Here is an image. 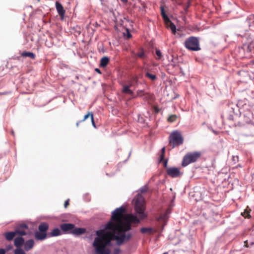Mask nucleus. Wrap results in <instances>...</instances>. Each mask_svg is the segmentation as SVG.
Returning a JSON list of instances; mask_svg holds the SVG:
<instances>
[{
  "mask_svg": "<svg viewBox=\"0 0 254 254\" xmlns=\"http://www.w3.org/2000/svg\"><path fill=\"white\" fill-rule=\"evenodd\" d=\"M178 66L179 67L180 72L181 74V75L183 76H185L186 74H185V72L184 71L183 68L179 65H178Z\"/></svg>",
  "mask_w": 254,
  "mask_h": 254,
  "instance_id": "obj_50",
  "label": "nucleus"
},
{
  "mask_svg": "<svg viewBox=\"0 0 254 254\" xmlns=\"http://www.w3.org/2000/svg\"><path fill=\"white\" fill-rule=\"evenodd\" d=\"M169 214L168 212H166L164 214H161L158 217V220H160L162 219H167L169 218Z\"/></svg>",
  "mask_w": 254,
  "mask_h": 254,
  "instance_id": "obj_40",
  "label": "nucleus"
},
{
  "mask_svg": "<svg viewBox=\"0 0 254 254\" xmlns=\"http://www.w3.org/2000/svg\"><path fill=\"white\" fill-rule=\"evenodd\" d=\"M21 55L23 57H24V58L28 57L32 60L35 59V57H36V55L33 52H32L30 51H23L21 53Z\"/></svg>",
  "mask_w": 254,
  "mask_h": 254,
  "instance_id": "obj_28",
  "label": "nucleus"
},
{
  "mask_svg": "<svg viewBox=\"0 0 254 254\" xmlns=\"http://www.w3.org/2000/svg\"><path fill=\"white\" fill-rule=\"evenodd\" d=\"M140 232L142 234L151 233L155 232V229L151 227H142L139 229Z\"/></svg>",
  "mask_w": 254,
  "mask_h": 254,
  "instance_id": "obj_27",
  "label": "nucleus"
},
{
  "mask_svg": "<svg viewBox=\"0 0 254 254\" xmlns=\"http://www.w3.org/2000/svg\"><path fill=\"white\" fill-rule=\"evenodd\" d=\"M248 235L249 238L244 241V247L251 248L254 245V228L249 230Z\"/></svg>",
  "mask_w": 254,
  "mask_h": 254,
  "instance_id": "obj_11",
  "label": "nucleus"
},
{
  "mask_svg": "<svg viewBox=\"0 0 254 254\" xmlns=\"http://www.w3.org/2000/svg\"><path fill=\"white\" fill-rule=\"evenodd\" d=\"M177 118H178V117L177 115H171L168 117L167 120L168 122L173 123L176 120Z\"/></svg>",
  "mask_w": 254,
  "mask_h": 254,
  "instance_id": "obj_36",
  "label": "nucleus"
},
{
  "mask_svg": "<svg viewBox=\"0 0 254 254\" xmlns=\"http://www.w3.org/2000/svg\"><path fill=\"white\" fill-rule=\"evenodd\" d=\"M184 46L190 51L196 52L200 51L201 48L199 43V38L193 36L189 37L185 41Z\"/></svg>",
  "mask_w": 254,
  "mask_h": 254,
  "instance_id": "obj_3",
  "label": "nucleus"
},
{
  "mask_svg": "<svg viewBox=\"0 0 254 254\" xmlns=\"http://www.w3.org/2000/svg\"><path fill=\"white\" fill-rule=\"evenodd\" d=\"M35 244V242L33 239H30L26 241H25L24 245V249L26 251H28L32 249Z\"/></svg>",
  "mask_w": 254,
  "mask_h": 254,
  "instance_id": "obj_21",
  "label": "nucleus"
},
{
  "mask_svg": "<svg viewBox=\"0 0 254 254\" xmlns=\"http://www.w3.org/2000/svg\"><path fill=\"white\" fill-rule=\"evenodd\" d=\"M139 2L141 3L143 8H145L146 7L145 4L144 2H142L141 0H139Z\"/></svg>",
  "mask_w": 254,
  "mask_h": 254,
  "instance_id": "obj_58",
  "label": "nucleus"
},
{
  "mask_svg": "<svg viewBox=\"0 0 254 254\" xmlns=\"http://www.w3.org/2000/svg\"><path fill=\"white\" fill-rule=\"evenodd\" d=\"M129 23L130 26H131V27H133L134 21L131 20V22H129Z\"/></svg>",
  "mask_w": 254,
  "mask_h": 254,
  "instance_id": "obj_61",
  "label": "nucleus"
},
{
  "mask_svg": "<svg viewBox=\"0 0 254 254\" xmlns=\"http://www.w3.org/2000/svg\"><path fill=\"white\" fill-rule=\"evenodd\" d=\"M132 226L130 222L126 221L123 224L122 229L121 231L126 233H129L131 232L130 231L132 230Z\"/></svg>",
  "mask_w": 254,
  "mask_h": 254,
  "instance_id": "obj_23",
  "label": "nucleus"
},
{
  "mask_svg": "<svg viewBox=\"0 0 254 254\" xmlns=\"http://www.w3.org/2000/svg\"><path fill=\"white\" fill-rule=\"evenodd\" d=\"M144 90L139 89V90H137L136 91V95L138 97H142L144 95Z\"/></svg>",
  "mask_w": 254,
  "mask_h": 254,
  "instance_id": "obj_42",
  "label": "nucleus"
},
{
  "mask_svg": "<svg viewBox=\"0 0 254 254\" xmlns=\"http://www.w3.org/2000/svg\"><path fill=\"white\" fill-rule=\"evenodd\" d=\"M238 107H237V111H235V110L233 108H231V112H232L233 114L235 115L236 116L238 117H240L241 115V112L240 111V110L238 109Z\"/></svg>",
  "mask_w": 254,
  "mask_h": 254,
  "instance_id": "obj_39",
  "label": "nucleus"
},
{
  "mask_svg": "<svg viewBox=\"0 0 254 254\" xmlns=\"http://www.w3.org/2000/svg\"><path fill=\"white\" fill-rule=\"evenodd\" d=\"M62 234H69L75 227V224L71 223H63L60 225Z\"/></svg>",
  "mask_w": 254,
  "mask_h": 254,
  "instance_id": "obj_9",
  "label": "nucleus"
},
{
  "mask_svg": "<svg viewBox=\"0 0 254 254\" xmlns=\"http://www.w3.org/2000/svg\"><path fill=\"white\" fill-rule=\"evenodd\" d=\"M139 52L136 53V56L141 59H144L147 58V56L145 51L144 49L142 47L138 48Z\"/></svg>",
  "mask_w": 254,
  "mask_h": 254,
  "instance_id": "obj_25",
  "label": "nucleus"
},
{
  "mask_svg": "<svg viewBox=\"0 0 254 254\" xmlns=\"http://www.w3.org/2000/svg\"><path fill=\"white\" fill-rule=\"evenodd\" d=\"M91 121L92 125L93 127L95 128H97V127L96 125L95 122L94 121V116H92V118L91 119Z\"/></svg>",
  "mask_w": 254,
  "mask_h": 254,
  "instance_id": "obj_48",
  "label": "nucleus"
},
{
  "mask_svg": "<svg viewBox=\"0 0 254 254\" xmlns=\"http://www.w3.org/2000/svg\"><path fill=\"white\" fill-rule=\"evenodd\" d=\"M14 254H26L22 248L15 249L14 250Z\"/></svg>",
  "mask_w": 254,
  "mask_h": 254,
  "instance_id": "obj_37",
  "label": "nucleus"
},
{
  "mask_svg": "<svg viewBox=\"0 0 254 254\" xmlns=\"http://www.w3.org/2000/svg\"><path fill=\"white\" fill-rule=\"evenodd\" d=\"M62 235V231L60 227H55L48 233L49 238L58 237Z\"/></svg>",
  "mask_w": 254,
  "mask_h": 254,
  "instance_id": "obj_17",
  "label": "nucleus"
},
{
  "mask_svg": "<svg viewBox=\"0 0 254 254\" xmlns=\"http://www.w3.org/2000/svg\"><path fill=\"white\" fill-rule=\"evenodd\" d=\"M184 137L178 130L173 131L169 135V142L172 145V148L181 145L183 143Z\"/></svg>",
  "mask_w": 254,
  "mask_h": 254,
  "instance_id": "obj_5",
  "label": "nucleus"
},
{
  "mask_svg": "<svg viewBox=\"0 0 254 254\" xmlns=\"http://www.w3.org/2000/svg\"><path fill=\"white\" fill-rule=\"evenodd\" d=\"M227 119L230 121L234 120V115L232 112H231V110L229 111V113L227 117Z\"/></svg>",
  "mask_w": 254,
  "mask_h": 254,
  "instance_id": "obj_43",
  "label": "nucleus"
},
{
  "mask_svg": "<svg viewBox=\"0 0 254 254\" xmlns=\"http://www.w3.org/2000/svg\"><path fill=\"white\" fill-rule=\"evenodd\" d=\"M29 229L28 225L26 223H21L17 226H16L15 228V231L16 234L18 236L23 237L24 236H26L27 235H32V233L31 232L27 233L26 230Z\"/></svg>",
  "mask_w": 254,
  "mask_h": 254,
  "instance_id": "obj_6",
  "label": "nucleus"
},
{
  "mask_svg": "<svg viewBox=\"0 0 254 254\" xmlns=\"http://www.w3.org/2000/svg\"><path fill=\"white\" fill-rule=\"evenodd\" d=\"M130 85H127V84H124L123 85V88L122 92L124 93L129 95H133V91L130 89Z\"/></svg>",
  "mask_w": 254,
  "mask_h": 254,
  "instance_id": "obj_24",
  "label": "nucleus"
},
{
  "mask_svg": "<svg viewBox=\"0 0 254 254\" xmlns=\"http://www.w3.org/2000/svg\"><path fill=\"white\" fill-rule=\"evenodd\" d=\"M134 80L136 81V82H137L138 80V78L137 76H135L134 77Z\"/></svg>",
  "mask_w": 254,
  "mask_h": 254,
  "instance_id": "obj_64",
  "label": "nucleus"
},
{
  "mask_svg": "<svg viewBox=\"0 0 254 254\" xmlns=\"http://www.w3.org/2000/svg\"><path fill=\"white\" fill-rule=\"evenodd\" d=\"M87 232V229L85 227H75L73 228V230L70 232V234H72L75 237H78L84 234H85Z\"/></svg>",
  "mask_w": 254,
  "mask_h": 254,
  "instance_id": "obj_12",
  "label": "nucleus"
},
{
  "mask_svg": "<svg viewBox=\"0 0 254 254\" xmlns=\"http://www.w3.org/2000/svg\"><path fill=\"white\" fill-rule=\"evenodd\" d=\"M161 153L159 156V160H158V163H161L164 159V156H165V147L164 146L161 148Z\"/></svg>",
  "mask_w": 254,
  "mask_h": 254,
  "instance_id": "obj_35",
  "label": "nucleus"
},
{
  "mask_svg": "<svg viewBox=\"0 0 254 254\" xmlns=\"http://www.w3.org/2000/svg\"><path fill=\"white\" fill-rule=\"evenodd\" d=\"M163 167L165 168H168V159H164V160H163Z\"/></svg>",
  "mask_w": 254,
  "mask_h": 254,
  "instance_id": "obj_47",
  "label": "nucleus"
},
{
  "mask_svg": "<svg viewBox=\"0 0 254 254\" xmlns=\"http://www.w3.org/2000/svg\"><path fill=\"white\" fill-rule=\"evenodd\" d=\"M82 122H82V121H81V120L78 121V122L76 123V127H78V126H79V124H80V123H82Z\"/></svg>",
  "mask_w": 254,
  "mask_h": 254,
  "instance_id": "obj_63",
  "label": "nucleus"
},
{
  "mask_svg": "<svg viewBox=\"0 0 254 254\" xmlns=\"http://www.w3.org/2000/svg\"><path fill=\"white\" fill-rule=\"evenodd\" d=\"M98 50L99 52H102L103 53L106 52L103 45H102L101 47H99Z\"/></svg>",
  "mask_w": 254,
  "mask_h": 254,
  "instance_id": "obj_49",
  "label": "nucleus"
},
{
  "mask_svg": "<svg viewBox=\"0 0 254 254\" xmlns=\"http://www.w3.org/2000/svg\"><path fill=\"white\" fill-rule=\"evenodd\" d=\"M5 239L8 241H12L14 237L17 235L16 232L14 231H7L4 233L3 234Z\"/></svg>",
  "mask_w": 254,
  "mask_h": 254,
  "instance_id": "obj_22",
  "label": "nucleus"
},
{
  "mask_svg": "<svg viewBox=\"0 0 254 254\" xmlns=\"http://www.w3.org/2000/svg\"><path fill=\"white\" fill-rule=\"evenodd\" d=\"M24 243L25 239L22 236H18L14 240V246L16 248V249L22 248Z\"/></svg>",
  "mask_w": 254,
  "mask_h": 254,
  "instance_id": "obj_16",
  "label": "nucleus"
},
{
  "mask_svg": "<svg viewBox=\"0 0 254 254\" xmlns=\"http://www.w3.org/2000/svg\"><path fill=\"white\" fill-rule=\"evenodd\" d=\"M169 66H172L173 67H175L177 65V64H174V63H171L170 64H169Z\"/></svg>",
  "mask_w": 254,
  "mask_h": 254,
  "instance_id": "obj_60",
  "label": "nucleus"
},
{
  "mask_svg": "<svg viewBox=\"0 0 254 254\" xmlns=\"http://www.w3.org/2000/svg\"><path fill=\"white\" fill-rule=\"evenodd\" d=\"M131 153V150H130V152H129V154H128L127 158L124 161V163H126V162H127V161L128 160V159H129V158L130 156Z\"/></svg>",
  "mask_w": 254,
  "mask_h": 254,
  "instance_id": "obj_57",
  "label": "nucleus"
},
{
  "mask_svg": "<svg viewBox=\"0 0 254 254\" xmlns=\"http://www.w3.org/2000/svg\"><path fill=\"white\" fill-rule=\"evenodd\" d=\"M155 54L156 55V57L155 58L157 60H161L163 59V56L161 50L157 48H155Z\"/></svg>",
  "mask_w": 254,
  "mask_h": 254,
  "instance_id": "obj_33",
  "label": "nucleus"
},
{
  "mask_svg": "<svg viewBox=\"0 0 254 254\" xmlns=\"http://www.w3.org/2000/svg\"><path fill=\"white\" fill-rule=\"evenodd\" d=\"M7 93H8L7 92H0V95H6V94H7Z\"/></svg>",
  "mask_w": 254,
  "mask_h": 254,
  "instance_id": "obj_62",
  "label": "nucleus"
},
{
  "mask_svg": "<svg viewBox=\"0 0 254 254\" xmlns=\"http://www.w3.org/2000/svg\"><path fill=\"white\" fill-rule=\"evenodd\" d=\"M166 173L168 176L173 178L179 177L183 174V173L180 171V168L177 167L168 168L166 170Z\"/></svg>",
  "mask_w": 254,
  "mask_h": 254,
  "instance_id": "obj_8",
  "label": "nucleus"
},
{
  "mask_svg": "<svg viewBox=\"0 0 254 254\" xmlns=\"http://www.w3.org/2000/svg\"><path fill=\"white\" fill-rule=\"evenodd\" d=\"M115 225L111 221L102 224L99 228L95 231V238L92 243L94 248V254H111L112 248L116 245L111 239H107L110 235L111 232L114 230ZM121 250L119 247L113 250V254H120Z\"/></svg>",
  "mask_w": 254,
  "mask_h": 254,
  "instance_id": "obj_1",
  "label": "nucleus"
},
{
  "mask_svg": "<svg viewBox=\"0 0 254 254\" xmlns=\"http://www.w3.org/2000/svg\"><path fill=\"white\" fill-rule=\"evenodd\" d=\"M124 19L126 20L127 22H131V20L129 18L128 16H125Z\"/></svg>",
  "mask_w": 254,
  "mask_h": 254,
  "instance_id": "obj_54",
  "label": "nucleus"
},
{
  "mask_svg": "<svg viewBox=\"0 0 254 254\" xmlns=\"http://www.w3.org/2000/svg\"><path fill=\"white\" fill-rule=\"evenodd\" d=\"M49 228V225L47 223L42 222L39 225L37 230L45 233H49V232H48Z\"/></svg>",
  "mask_w": 254,
  "mask_h": 254,
  "instance_id": "obj_20",
  "label": "nucleus"
},
{
  "mask_svg": "<svg viewBox=\"0 0 254 254\" xmlns=\"http://www.w3.org/2000/svg\"><path fill=\"white\" fill-rule=\"evenodd\" d=\"M160 12H161V15L162 17V18L165 22H166L167 21H170V18H169L168 15L166 14L164 7L163 5H161L160 6Z\"/></svg>",
  "mask_w": 254,
  "mask_h": 254,
  "instance_id": "obj_30",
  "label": "nucleus"
},
{
  "mask_svg": "<svg viewBox=\"0 0 254 254\" xmlns=\"http://www.w3.org/2000/svg\"><path fill=\"white\" fill-rule=\"evenodd\" d=\"M69 199H66V200L64 201V207L65 208L67 207V206L69 205Z\"/></svg>",
  "mask_w": 254,
  "mask_h": 254,
  "instance_id": "obj_51",
  "label": "nucleus"
},
{
  "mask_svg": "<svg viewBox=\"0 0 254 254\" xmlns=\"http://www.w3.org/2000/svg\"><path fill=\"white\" fill-rule=\"evenodd\" d=\"M35 239L37 241H42L49 238L48 233H45L37 230L34 231L33 234Z\"/></svg>",
  "mask_w": 254,
  "mask_h": 254,
  "instance_id": "obj_14",
  "label": "nucleus"
},
{
  "mask_svg": "<svg viewBox=\"0 0 254 254\" xmlns=\"http://www.w3.org/2000/svg\"><path fill=\"white\" fill-rule=\"evenodd\" d=\"M145 77L152 82H155L158 79V77L155 71L152 70L146 67L143 70Z\"/></svg>",
  "mask_w": 254,
  "mask_h": 254,
  "instance_id": "obj_10",
  "label": "nucleus"
},
{
  "mask_svg": "<svg viewBox=\"0 0 254 254\" xmlns=\"http://www.w3.org/2000/svg\"><path fill=\"white\" fill-rule=\"evenodd\" d=\"M147 184L142 186L140 189V191L142 192V193H145L147 192Z\"/></svg>",
  "mask_w": 254,
  "mask_h": 254,
  "instance_id": "obj_45",
  "label": "nucleus"
},
{
  "mask_svg": "<svg viewBox=\"0 0 254 254\" xmlns=\"http://www.w3.org/2000/svg\"><path fill=\"white\" fill-rule=\"evenodd\" d=\"M132 232L126 233L122 231H119L113 237V240L115 241V245L120 247L128 242L132 238Z\"/></svg>",
  "mask_w": 254,
  "mask_h": 254,
  "instance_id": "obj_2",
  "label": "nucleus"
},
{
  "mask_svg": "<svg viewBox=\"0 0 254 254\" xmlns=\"http://www.w3.org/2000/svg\"><path fill=\"white\" fill-rule=\"evenodd\" d=\"M83 198L84 200L86 202H89L90 200V198L88 196V193H85L83 195Z\"/></svg>",
  "mask_w": 254,
  "mask_h": 254,
  "instance_id": "obj_44",
  "label": "nucleus"
},
{
  "mask_svg": "<svg viewBox=\"0 0 254 254\" xmlns=\"http://www.w3.org/2000/svg\"><path fill=\"white\" fill-rule=\"evenodd\" d=\"M125 29L126 30V33H123L125 39L128 40L132 38V35L130 33V29L127 27H126Z\"/></svg>",
  "mask_w": 254,
  "mask_h": 254,
  "instance_id": "obj_31",
  "label": "nucleus"
},
{
  "mask_svg": "<svg viewBox=\"0 0 254 254\" xmlns=\"http://www.w3.org/2000/svg\"><path fill=\"white\" fill-rule=\"evenodd\" d=\"M192 0H187V2L184 4L182 2L178 3L179 5H184V11L185 14H187L189 12V9L191 5Z\"/></svg>",
  "mask_w": 254,
  "mask_h": 254,
  "instance_id": "obj_26",
  "label": "nucleus"
},
{
  "mask_svg": "<svg viewBox=\"0 0 254 254\" xmlns=\"http://www.w3.org/2000/svg\"><path fill=\"white\" fill-rule=\"evenodd\" d=\"M250 211L251 210L249 208L245 209L244 211L241 213V215L245 218H250L251 217Z\"/></svg>",
  "mask_w": 254,
  "mask_h": 254,
  "instance_id": "obj_34",
  "label": "nucleus"
},
{
  "mask_svg": "<svg viewBox=\"0 0 254 254\" xmlns=\"http://www.w3.org/2000/svg\"><path fill=\"white\" fill-rule=\"evenodd\" d=\"M127 211V208L124 206V205H121L119 207L116 208L111 212V217L110 221H111L113 223V220H116L117 219V216H122L123 214L126 212Z\"/></svg>",
  "mask_w": 254,
  "mask_h": 254,
  "instance_id": "obj_7",
  "label": "nucleus"
},
{
  "mask_svg": "<svg viewBox=\"0 0 254 254\" xmlns=\"http://www.w3.org/2000/svg\"><path fill=\"white\" fill-rule=\"evenodd\" d=\"M131 54L132 55V57H133V58L137 57V56H136V53H135L134 51H131Z\"/></svg>",
  "mask_w": 254,
  "mask_h": 254,
  "instance_id": "obj_56",
  "label": "nucleus"
},
{
  "mask_svg": "<svg viewBox=\"0 0 254 254\" xmlns=\"http://www.w3.org/2000/svg\"><path fill=\"white\" fill-rule=\"evenodd\" d=\"M6 253V252L4 248H0V254H5Z\"/></svg>",
  "mask_w": 254,
  "mask_h": 254,
  "instance_id": "obj_52",
  "label": "nucleus"
},
{
  "mask_svg": "<svg viewBox=\"0 0 254 254\" xmlns=\"http://www.w3.org/2000/svg\"><path fill=\"white\" fill-rule=\"evenodd\" d=\"M137 216H138V218L140 220L145 219L147 217V214L143 210L142 208L138 209L137 210L135 211Z\"/></svg>",
  "mask_w": 254,
  "mask_h": 254,
  "instance_id": "obj_29",
  "label": "nucleus"
},
{
  "mask_svg": "<svg viewBox=\"0 0 254 254\" xmlns=\"http://www.w3.org/2000/svg\"><path fill=\"white\" fill-rule=\"evenodd\" d=\"M92 116H94V114L92 112H88L86 114H85L83 117V119L81 120V121L84 122L86 120H87L89 117H90V119L92 118Z\"/></svg>",
  "mask_w": 254,
  "mask_h": 254,
  "instance_id": "obj_38",
  "label": "nucleus"
},
{
  "mask_svg": "<svg viewBox=\"0 0 254 254\" xmlns=\"http://www.w3.org/2000/svg\"><path fill=\"white\" fill-rule=\"evenodd\" d=\"M55 6L57 10L58 13L60 15L61 19H64V14L65 11L61 2L56 1L55 3Z\"/></svg>",
  "mask_w": 254,
  "mask_h": 254,
  "instance_id": "obj_15",
  "label": "nucleus"
},
{
  "mask_svg": "<svg viewBox=\"0 0 254 254\" xmlns=\"http://www.w3.org/2000/svg\"><path fill=\"white\" fill-rule=\"evenodd\" d=\"M165 22L170 24V29H171L172 32L174 34H176V33L177 32V27H176V25L174 24V23L170 19V21H167Z\"/></svg>",
  "mask_w": 254,
  "mask_h": 254,
  "instance_id": "obj_32",
  "label": "nucleus"
},
{
  "mask_svg": "<svg viewBox=\"0 0 254 254\" xmlns=\"http://www.w3.org/2000/svg\"><path fill=\"white\" fill-rule=\"evenodd\" d=\"M13 246L11 244H9L6 246L5 248L4 249H5L6 252H7L13 249Z\"/></svg>",
  "mask_w": 254,
  "mask_h": 254,
  "instance_id": "obj_46",
  "label": "nucleus"
},
{
  "mask_svg": "<svg viewBox=\"0 0 254 254\" xmlns=\"http://www.w3.org/2000/svg\"><path fill=\"white\" fill-rule=\"evenodd\" d=\"M86 235L83 238V239H87L89 240H91L93 239V234H90L89 232L87 231V233L85 234Z\"/></svg>",
  "mask_w": 254,
  "mask_h": 254,
  "instance_id": "obj_41",
  "label": "nucleus"
},
{
  "mask_svg": "<svg viewBox=\"0 0 254 254\" xmlns=\"http://www.w3.org/2000/svg\"><path fill=\"white\" fill-rule=\"evenodd\" d=\"M110 59L109 57L105 56L102 57L100 60L99 67L105 68L110 62Z\"/></svg>",
  "mask_w": 254,
  "mask_h": 254,
  "instance_id": "obj_19",
  "label": "nucleus"
},
{
  "mask_svg": "<svg viewBox=\"0 0 254 254\" xmlns=\"http://www.w3.org/2000/svg\"><path fill=\"white\" fill-rule=\"evenodd\" d=\"M74 29H75L74 32L77 33L78 35H80L81 34V31L80 29H75V28H73Z\"/></svg>",
  "mask_w": 254,
  "mask_h": 254,
  "instance_id": "obj_55",
  "label": "nucleus"
},
{
  "mask_svg": "<svg viewBox=\"0 0 254 254\" xmlns=\"http://www.w3.org/2000/svg\"><path fill=\"white\" fill-rule=\"evenodd\" d=\"M143 200V197L142 195L138 196L132 199L131 203L133 205L134 211L142 208V202Z\"/></svg>",
  "mask_w": 254,
  "mask_h": 254,
  "instance_id": "obj_13",
  "label": "nucleus"
},
{
  "mask_svg": "<svg viewBox=\"0 0 254 254\" xmlns=\"http://www.w3.org/2000/svg\"><path fill=\"white\" fill-rule=\"evenodd\" d=\"M127 219L129 222H132L134 224L139 223L140 222V219L137 217V215L135 212L134 213H131L127 215Z\"/></svg>",
  "mask_w": 254,
  "mask_h": 254,
  "instance_id": "obj_18",
  "label": "nucleus"
},
{
  "mask_svg": "<svg viewBox=\"0 0 254 254\" xmlns=\"http://www.w3.org/2000/svg\"><path fill=\"white\" fill-rule=\"evenodd\" d=\"M212 131L214 133L215 135H217L219 133V131L214 130L213 129H212Z\"/></svg>",
  "mask_w": 254,
  "mask_h": 254,
  "instance_id": "obj_59",
  "label": "nucleus"
},
{
  "mask_svg": "<svg viewBox=\"0 0 254 254\" xmlns=\"http://www.w3.org/2000/svg\"><path fill=\"white\" fill-rule=\"evenodd\" d=\"M95 71L96 72L98 73V74H101L102 71L99 68H95Z\"/></svg>",
  "mask_w": 254,
  "mask_h": 254,
  "instance_id": "obj_53",
  "label": "nucleus"
},
{
  "mask_svg": "<svg viewBox=\"0 0 254 254\" xmlns=\"http://www.w3.org/2000/svg\"><path fill=\"white\" fill-rule=\"evenodd\" d=\"M201 153L199 151H194L187 153L183 157L182 166L186 167L194 163L201 156Z\"/></svg>",
  "mask_w": 254,
  "mask_h": 254,
  "instance_id": "obj_4",
  "label": "nucleus"
}]
</instances>
